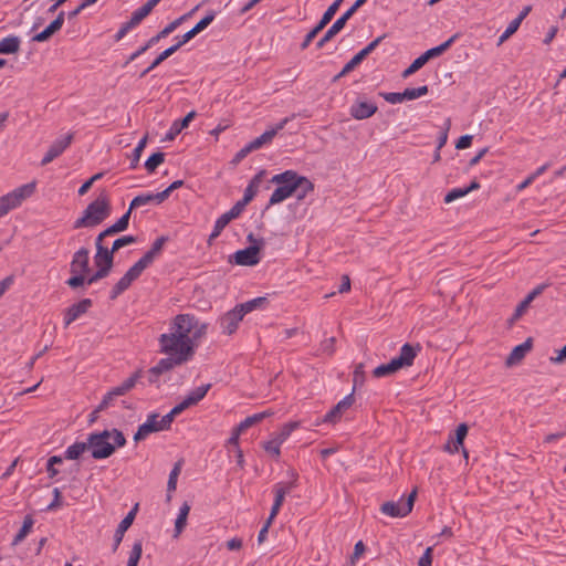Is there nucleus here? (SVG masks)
I'll return each mask as SVG.
<instances>
[{
    "instance_id": "nucleus-35",
    "label": "nucleus",
    "mask_w": 566,
    "mask_h": 566,
    "mask_svg": "<svg viewBox=\"0 0 566 566\" xmlns=\"http://www.w3.org/2000/svg\"><path fill=\"white\" fill-rule=\"evenodd\" d=\"M20 49V39L15 35L3 38L0 41V54H13Z\"/></svg>"
},
{
    "instance_id": "nucleus-53",
    "label": "nucleus",
    "mask_w": 566,
    "mask_h": 566,
    "mask_svg": "<svg viewBox=\"0 0 566 566\" xmlns=\"http://www.w3.org/2000/svg\"><path fill=\"white\" fill-rule=\"evenodd\" d=\"M159 41L157 40V38L155 35L151 36L144 45H142L139 49H137L134 53H132L129 55V57L126 61L125 65H127L128 63L135 61L138 56L144 54L147 50H149L151 46H154Z\"/></svg>"
},
{
    "instance_id": "nucleus-45",
    "label": "nucleus",
    "mask_w": 566,
    "mask_h": 566,
    "mask_svg": "<svg viewBox=\"0 0 566 566\" xmlns=\"http://www.w3.org/2000/svg\"><path fill=\"white\" fill-rule=\"evenodd\" d=\"M165 161V154L161 151L154 153L145 163L146 170L151 174L159 165Z\"/></svg>"
},
{
    "instance_id": "nucleus-61",
    "label": "nucleus",
    "mask_w": 566,
    "mask_h": 566,
    "mask_svg": "<svg viewBox=\"0 0 566 566\" xmlns=\"http://www.w3.org/2000/svg\"><path fill=\"white\" fill-rule=\"evenodd\" d=\"M264 450L274 458H279L281 454V443L274 438L263 444Z\"/></svg>"
},
{
    "instance_id": "nucleus-12",
    "label": "nucleus",
    "mask_w": 566,
    "mask_h": 566,
    "mask_svg": "<svg viewBox=\"0 0 566 566\" xmlns=\"http://www.w3.org/2000/svg\"><path fill=\"white\" fill-rule=\"evenodd\" d=\"M158 418V413L148 415L147 420L138 427L134 434V440L138 442L146 439L150 433L167 430L166 427L163 426L161 419Z\"/></svg>"
},
{
    "instance_id": "nucleus-32",
    "label": "nucleus",
    "mask_w": 566,
    "mask_h": 566,
    "mask_svg": "<svg viewBox=\"0 0 566 566\" xmlns=\"http://www.w3.org/2000/svg\"><path fill=\"white\" fill-rule=\"evenodd\" d=\"M211 388V384H206L202 386H199L191 390L182 400V403L189 408L193 405H197L200 400L205 398L209 389Z\"/></svg>"
},
{
    "instance_id": "nucleus-37",
    "label": "nucleus",
    "mask_w": 566,
    "mask_h": 566,
    "mask_svg": "<svg viewBox=\"0 0 566 566\" xmlns=\"http://www.w3.org/2000/svg\"><path fill=\"white\" fill-rule=\"evenodd\" d=\"M401 369L400 365L397 363L395 358H392L389 363L379 365L373 370V375L376 378H381L391 374H395Z\"/></svg>"
},
{
    "instance_id": "nucleus-51",
    "label": "nucleus",
    "mask_w": 566,
    "mask_h": 566,
    "mask_svg": "<svg viewBox=\"0 0 566 566\" xmlns=\"http://www.w3.org/2000/svg\"><path fill=\"white\" fill-rule=\"evenodd\" d=\"M297 427L298 422L295 421L285 423L275 434L274 439L282 444Z\"/></svg>"
},
{
    "instance_id": "nucleus-59",
    "label": "nucleus",
    "mask_w": 566,
    "mask_h": 566,
    "mask_svg": "<svg viewBox=\"0 0 566 566\" xmlns=\"http://www.w3.org/2000/svg\"><path fill=\"white\" fill-rule=\"evenodd\" d=\"M137 241L136 237L134 235H124V237H120L118 239H116L114 242H113V245H112V250L114 252H117L119 249L126 247V245H129V244H133Z\"/></svg>"
},
{
    "instance_id": "nucleus-63",
    "label": "nucleus",
    "mask_w": 566,
    "mask_h": 566,
    "mask_svg": "<svg viewBox=\"0 0 566 566\" xmlns=\"http://www.w3.org/2000/svg\"><path fill=\"white\" fill-rule=\"evenodd\" d=\"M96 268H97L96 272L87 277V285H91V284L106 277L111 272V270H108L107 268H103V266H96Z\"/></svg>"
},
{
    "instance_id": "nucleus-3",
    "label": "nucleus",
    "mask_w": 566,
    "mask_h": 566,
    "mask_svg": "<svg viewBox=\"0 0 566 566\" xmlns=\"http://www.w3.org/2000/svg\"><path fill=\"white\" fill-rule=\"evenodd\" d=\"M87 447L96 460L109 458L116 450L126 444V438L118 429L93 432L87 436Z\"/></svg>"
},
{
    "instance_id": "nucleus-52",
    "label": "nucleus",
    "mask_w": 566,
    "mask_h": 566,
    "mask_svg": "<svg viewBox=\"0 0 566 566\" xmlns=\"http://www.w3.org/2000/svg\"><path fill=\"white\" fill-rule=\"evenodd\" d=\"M117 397H119V394L116 392V389L115 388L111 389L103 397L102 401L99 402V405L94 410V413H98V412L105 410L106 408H108Z\"/></svg>"
},
{
    "instance_id": "nucleus-42",
    "label": "nucleus",
    "mask_w": 566,
    "mask_h": 566,
    "mask_svg": "<svg viewBox=\"0 0 566 566\" xmlns=\"http://www.w3.org/2000/svg\"><path fill=\"white\" fill-rule=\"evenodd\" d=\"M272 411H263L259 413H254L252 416L247 417L243 421H241L237 427L239 428V431L244 432L250 427L254 426L255 423L262 421L268 416H271Z\"/></svg>"
},
{
    "instance_id": "nucleus-40",
    "label": "nucleus",
    "mask_w": 566,
    "mask_h": 566,
    "mask_svg": "<svg viewBox=\"0 0 566 566\" xmlns=\"http://www.w3.org/2000/svg\"><path fill=\"white\" fill-rule=\"evenodd\" d=\"M142 377V370L135 371L130 377H128L126 380H124L120 385L114 387L116 389V392L119 394V396H124L128 391H130L137 384V381Z\"/></svg>"
},
{
    "instance_id": "nucleus-58",
    "label": "nucleus",
    "mask_w": 566,
    "mask_h": 566,
    "mask_svg": "<svg viewBox=\"0 0 566 566\" xmlns=\"http://www.w3.org/2000/svg\"><path fill=\"white\" fill-rule=\"evenodd\" d=\"M521 23H518L515 19H513L506 30L499 38V45L504 43L511 35H513L520 28Z\"/></svg>"
},
{
    "instance_id": "nucleus-23",
    "label": "nucleus",
    "mask_w": 566,
    "mask_h": 566,
    "mask_svg": "<svg viewBox=\"0 0 566 566\" xmlns=\"http://www.w3.org/2000/svg\"><path fill=\"white\" fill-rule=\"evenodd\" d=\"M420 350L421 346L419 344L413 346L406 343L402 345L399 355L395 357V359L401 368L409 367L413 364V360Z\"/></svg>"
},
{
    "instance_id": "nucleus-15",
    "label": "nucleus",
    "mask_w": 566,
    "mask_h": 566,
    "mask_svg": "<svg viewBox=\"0 0 566 566\" xmlns=\"http://www.w3.org/2000/svg\"><path fill=\"white\" fill-rule=\"evenodd\" d=\"M243 317L244 315L237 306L233 310L227 312L220 318L222 333L227 335L233 334L238 329L239 323L243 319Z\"/></svg>"
},
{
    "instance_id": "nucleus-24",
    "label": "nucleus",
    "mask_w": 566,
    "mask_h": 566,
    "mask_svg": "<svg viewBox=\"0 0 566 566\" xmlns=\"http://www.w3.org/2000/svg\"><path fill=\"white\" fill-rule=\"evenodd\" d=\"M355 399L353 394L344 397L336 406H334L323 418L324 422H336L342 413L353 406Z\"/></svg>"
},
{
    "instance_id": "nucleus-44",
    "label": "nucleus",
    "mask_w": 566,
    "mask_h": 566,
    "mask_svg": "<svg viewBox=\"0 0 566 566\" xmlns=\"http://www.w3.org/2000/svg\"><path fill=\"white\" fill-rule=\"evenodd\" d=\"M186 409H187V407L182 403V401L180 403H178L177 406H175L167 415H165L160 418L163 426L166 427L167 430L170 429L175 417L178 416L179 413H181Z\"/></svg>"
},
{
    "instance_id": "nucleus-7",
    "label": "nucleus",
    "mask_w": 566,
    "mask_h": 566,
    "mask_svg": "<svg viewBox=\"0 0 566 566\" xmlns=\"http://www.w3.org/2000/svg\"><path fill=\"white\" fill-rule=\"evenodd\" d=\"M417 496V490H412L411 493L405 499L403 496L397 501H388L380 505V512L390 517H405L413 507L415 500Z\"/></svg>"
},
{
    "instance_id": "nucleus-28",
    "label": "nucleus",
    "mask_w": 566,
    "mask_h": 566,
    "mask_svg": "<svg viewBox=\"0 0 566 566\" xmlns=\"http://www.w3.org/2000/svg\"><path fill=\"white\" fill-rule=\"evenodd\" d=\"M290 475L292 476V481L287 483H277L274 485V503L276 505H282L285 495L289 494L294 488H296L297 473L294 470H291Z\"/></svg>"
},
{
    "instance_id": "nucleus-49",
    "label": "nucleus",
    "mask_w": 566,
    "mask_h": 566,
    "mask_svg": "<svg viewBox=\"0 0 566 566\" xmlns=\"http://www.w3.org/2000/svg\"><path fill=\"white\" fill-rule=\"evenodd\" d=\"M143 554V543L140 539L136 541L129 553L127 566H137Z\"/></svg>"
},
{
    "instance_id": "nucleus-33",
    "label": "nucleus",
    "mask_w": 566,
    "mask_h": 566,
    "mask_svg": "<svg viewBox=\"0 0 566 566\" xmlns=\"http://www.w3.org/2000/svg\"><path fill=\"white\" fill-rule=\"evenodd\" d=\"M33 525H34L33 517L31 515H27L23 520L21 528L19 530V532L15 534V536L13 537V539L11 542V546L15 547L20 543H22L25 539V537L31 533Z\"/></svg>"
},
{
    "instance_id": "nucleus-62",
    "label": "nucleus",
    "mask_w": 566,
    "mask_h": 566,
    "mask_svg": "<svg viewBox=\"0 0 566 566\" xmlns=\"http://www.w3.org/2000/svg\"><path fill=\"white\" fill-rule=\"evenodd\" d=\"M379 96H381L386 102L390 104H398L403 102L402 92H380Z\"/></svg>"
},
{
    "instance_id": "nucleus-11",
    "label": "nucleus",
    "mask_w": 566,
    "mask_h": 566,
    "mask_svg": "<svg viewBox=\"0 0 566 566\" xmlns=\"http://www.w3.org/2000/svg\"><path fill=\"white\" fill-rule=\"evenodd\" d=\"M261 261L260 251L258 245H249L245 249L238 250L229 258L230 263H235L241 266H254Z\"/></svg>"
},
{
    "instance_id": "nucleus-22",
    "label": "nucleus",
    "mask_w": 566,
    "mask_h": 566,
    "mask_svg": "<svg viewBox=\"0 0 566 566\" xmlns=\"http://www.w3.org/2000/svg\"><path fill=\"white\" fill-rule=\"evenodd\" d=\"M138 504H136L130 512L120 521L118 524L115 534H114V544H113V552L115 553L119 546V544L123 541L125 532L133 524L136 512H137Z\"/></svg>"
},
{
    "instance_id": "nucleus-4",
    "label": "nucleus",
    "mask_w": 566,
    "mask_h": 566,
    "mask_svg": "<svg viewBox=\"0 0 566 566\" xmlns=\"http://www.w3.org/2000/svg\"><path fill=\"white\" fill-rule=\"evenodd\" d=\"M112 212L111 202L106 190L92 201L83 211L82 217L73 223V229L95 228L106 220Z\"/></svg>"
},
{
    "instance_id": "nucleus-46",
    "label": "nucleus",
    "mask_w": 566,
    "mask_h": 566,
    "mask_svg": "<svg viewBox=\"0 0 566 566\" xmlns=\"http://www.w3.org/2000/svg\"><path fill=\"white\" fill-rule=\"evenodd\" d=\"M147 145V136H144L137 144V146L134 148L133 153H132V156H130V165L129 167L132 169H135L137 168L138 166V163H139V159H140V156H142V153L144 150V148L146 147Z\"/></svg>"
},
{
    "instance_id": "nucleus-19",
    "label": "nucleus",
    "mask_w": 566,
    "mask_h": 566,
    "mask_svg": "<svg viewBox=\"0 0 566 566\" xmlns=\"http://www.w3.org/2000/svg\"><path fill=\"white\" fill-rule=\"evenodd\" d=\"M238 217H240V214L233 208L221 214L214 222L213 230L208 238V244L211 245L212 242L221 234L223 229Z\"/></svg>"
},
{
    "instance_id": "nucleus-2",
    "label": "nucleus",
    "mask_w": 566,
    "mask_h": 566,
    "mask_svg": "<svg viewBox=\"0 0 566 566\" xmlns=\"http://www.w3.org/2000/svg\"><path fill=\"white\" fill-rule=\"evenodd\" d=\"M270 181L277 187L270 197L269 206L277 205L293 195H296V198L302 200L314 190L313 182L306 177L300 176L295 170H285L276 174Z\"/></svg>"
},
{
    "instance_id": "nucleus-43",
    "label": "nucleus",
    "mask_w": 566,
    "mask_h": 566,
    "mask_svg": "<svg viewBox=\"0 0 566 566\" xmlns=\"http://www.w3.org/2000/svg\"><path fill=\"white\" fill-rule=\"evenodd\" d=\"M189 512H190V505L187 502H185L180 506L179 514L175 522V532H176L175 536H178L185 528Z\"/></svg>"
},
{
    "instance_id": "nucleus-29",
    "label": "nucleus",
    "mask_w": 566,
    "mask_h": 566,
    "mask_svg": "<svg viewBox=\"0 0 566 566\" xmlns=\"http://www.w3.org/2000/svg\"><path fill=\"white\" fill-rule=\"evenodd\" d=\"M166 199H167V193H161V192L142 193L139 196H136L130 201L129 207H130V209H136L142 206H146V205H150V203L159 205V203L164 202Z\"/></svg>"
},
{
    "instance_id": "nucleus-25",
    "label": "nucleus",
    "mask_w": 566,
    "mask_h": 566,
    "mask_svg": "<svg viewBox=\"0 0 566 566\" xmlns=\"http://www.w3.org/2000/svg\"><path fill=\"white\" fill-rule=\"evenodd\" d=\"M377 109L378 107L374 103L358 101L350 106V115L355 119H367L371 117L377 112Z\"/></svg>"
},
{
    "instance_id": "nucleus-56",
    "label": "nucleus",
    "mask_w": 566,
    "mask_h": 566,
    "mask_svg": "<svg viewBox=\"0 0 566 566\" xmlns=\"http://www.w3.org/2000/svg\"><path fill=\"white\" fill-rule=\"evenodd\" d=\"M151 11L145 3L132 13L130 20L138 25Z\"/></svg>"
},
{
    "instance_id": "nucleus-47",
    "label": "nucleus",
    "mask_w": 566,
    "mask_h": 566,
    "mask_svg": "<svg viewBox=\"0 0 566 566\" xmlns=\"http://www.w3.org/2000/svg\"><path fill=\"white\" fill-rule=\"evenodd\" d=\"M428 92H429V88L427 85H422L419 87H412V88H406L402 92L403 101L417 99V98L426 95Z\"/></svg>"
},
{
    "instance_id": "nucleus-10",
    "label": "nucleus",
    "mask_w": 566,
    "mask_h": 566,
    "mask_svg": "<svg viewBox=\"0 0 566 566\" xmlns=\"http://www.w3.org/2000/svg\"><path fill=\"white\" fill-rule=\"evenodd\" d=\"M144 270L145 269L137 262L130 266L127 272L119 279V281L113 286L109 298L115 300L120 294H123L130 286V284L142 275Z\"/></svg>"
},
{
    "instance_id": "nucleus-17",
    "label": "nucleus",
    "mask_w": 566,
    "mask_h": 566,
    "mask_svg": "<svg viewBox=\"0 0 566 566\" xmlns=\"http://www.w3.org/2000/svg\"><path fill=\"white\" fill-rule=\"evenodd\" d=\"M92 306V300L83 298L80 302L71 305L66 308L64 314V326L67 327L74 321H76L81 315L85 314Z\"/></svg>"
},
{
    "instance_id": "nucleus-57",
    "label": "nucleus",
    "mask_w": 566,
    "mask_h": 566,
    "mask_svg": "<svg viewBox=\"0 0 566 566\" xmlns=\"http://www.w3.org/2000/svg\"><path fill=\"white\" fill-rule=\"evenodd\" d=\"M216 12L210 11L206 17H203L191 30L196 35L203 31L208 25L214 20Z\"/></svg>"
},
{
    "instance_id": "nucleus-41",
    "label": "nucleus",
    "mask_w": 566,
    "mask_h": 566,
    "mask_svg": "<svg viewBox=\"0 0 566 566\" xmlns=\"http://www.w3.org/2000/svg\"><path fill=\"white\" fill-rule=\"evenodd\" d=\"M178 50L176 49V46L171 45L169 46L168 49L164 50L153 62L151 64L145 69L142 73H140V77H144L146 76V74H148L150 71H153L154 69H156L159 64H161L165 60H167L169 56H171L175 52H177Z\"/></svg>"
},
{
    "instance_id": "nucleus-8",
    "label": "nucleus",
    "mask_w": 566,
    "mask_h": 566,
    "mask_svg": "<svg viewBox=\"0 0 566 566\" xmlns=\"http://www.w3.org/2000/svg\"><path fill=\"white\" fill-rule=\"evenodd\" d=\"M367 0H356L355 3L346 10L325 32V34L317 41L316 48L321 50L324 45L331 41L337 33H339L347 21L354 15V13L366 3Z\"/></svg>"
},
{
    "instance_id": "nucleus-21",
    "label": "nucleus",
    "mask_w": 566,
    "mask_h": 566,
    "mask_svg": "<svg viewBox=\"0 0 566 566\" xmlns=\"http://www.w3.org/2000/svg\"><path fill=\"white\" fill-rule=\"evenodd\" d=\"M168 241V237L161 235L157 238L150 250H148L137 263L145 270L154 262V260L161 253L165 243Z\"/></svg>"
},
{
    "instance_id": "nucleus-18",
    "label": "nucleus",
    "mask_w": 566,
    "mask_h": 566,
    "mask_svg": "<svg viewBox=\"0 0 566 566\" xmlns=\"http://www.w3.org/2000/svg\"><path fill=\"white\" fill-rule=\"evenodd\" d=\"M96 253L94 255V263L96 266L107 268L108 270L113 269L114 265V254L115 252L112 249H108L104 243L95 241Z\"/></svg>"
},
{
    "instance_id": "nucleus-16",
    "label": "nucleus",
    "mask_w": 566,
    "mask_h": 566,
    "mask_svg": "<svg viewBox=\"0 0 566 566\" xmlns=\"http://www.w3.org/2000/svg\"><path fill=\"white\" fill-rule=\"evenodd\" d=\"M90 250L86 247L80 248L70 263L71 273H87L90 271Z\"/></svg>"
},
{
    "instance_id": "nucleus-5",
    "label": "nucleus",
    "mask_w": 566,
    "mask_h": 566,
    "mask_svg": "<svg viewBox=\"0 0 566 566\" xmlns=\"http://www.w3.org/2000/svg\"><path fill=\"white\" fill-rule=\"evenodd\" d=\"M163 353L168 355V357L161 358L154 367L148 370V381L150 384H156L161 374L167 373L174 369L176 366H180L192 358L177 349Z\"/></svg>"
},
{
    "instance_id": "nucleus-30",
    "label": "nucleus",
    "mask_w": 566,
    "mask_h": 566,
    "mask_svg": "<svg viewBox=\"0 0 566 566\" xmlns=\"http://www.w3.org/2000/svg\"><path fill=\"white\" fill-rule=\"evenodd\" d=\"M196 112L191 111L184 118L175 120L167 132L165 140H174L182 129L189 126V123L196 117Z\"/></svg>"
},
{
    "instance_id": "nucleus-38",
    "label": "nucleus",
    "mask_w": 566,
    "mask_h": 566,
    "mask_svg": "<svg viewBox=\"0 0 566 566\" xmlns=\"http://www.w3.org/2000/svg\"><path fill=\"white\" fill-rule=\"evenodd\" d=\"M455 38L457 35H452L450 39H448L440 45L427 50L424 53L421 54L423 56V60L428 62L430 59L437 57L444 53L454 42Z\"/></svg>"
},
{
    "instance_id": "nucleus-27",
    "label": "nucleus",
    "mask_w": 566,
    "mask_h": 566,
    "mask_svg": "<svg viewBox=\"0 0 566 566\" xmlns=\"http://www.w3.org/2000/svg\"><path fill=\"white\" fill-rule=\"evenodd\" d=\"M532 338H527L524 343L515 346L511 354L507 356L505 365L507 367H512L521 363L525 355L532 349Z\"/></svg>"
},
{
    "instance_id": "nucleus-60",
    "label": "nucleus",
    "mask_w": 566,
    "mask_h": 566,
    "mask_svg": "<svg viewBox=\"0 0 566 566\" xmlns=\"http://www.w3.org/2000/svg\"><path fill=\"white\" fill-rule=\"evenodd\" d=\"M73 276H71L66 284L71 289H77L80 286H83L84 284H87V277L85 276V273H72Z\"/></svg>"
},
{
    "instance_id": "nucleus-34",
    "label": "nucleus",
    "mask_w": 566,
    "mask_h": 566,
    "mask_svg": "<svg viewBox=\"0 0 566 566\" xmlns=\"http://www.w3.org/2000/svg\"><path fill=\"white\" fill-rule=\"evenodd\" d=\"M86 451H88L87 441H76L66 448L64 458L67 460H77Z\"/></svg>"
},
{
    "instance_id": "nucleus-9",
    "label": "nucleus",
    "mask_w": 566,
    "mask_h": 566,
    "mask_svg": "<svg viewBox=\"0 0 566 566\" xmlns=\"http://www.w3.org/2000/svg\"><path fill=\"white\" fill-rule=\"evenodd\" d=\"M343 0H335L324 12L318 23L305 35L301 43V49L305 50L308 48L311 42L317 36V34L331 22L335 13L337 12Z\"/></svg>"
},
{
    "instance_id": "nucleus-26",
    "label": "nucleus",
    "mask_w": 566,
    "mask_h": 566,
    "mask_svg": "<svg viewBox=\"0 0 566 566\" xmlns=\"http://www.w3.org/2000/svg\"><path fill=\"white\" fill-rule=\"evenodd\" d=\"M64 11H61L57 17L40 33L35 34L32 38V41L35 42H45L48 41L55 32L61 30L64 23Z\"/></svg>"
},
{
    "instance_id": "nucleus-64",
    "label": "nucleus",
    "mask_w": 566,
    "mask_h": 566,
    "mask_svg": "<svg viewBox=\"0 0 566 566\" xmlns=\"http://www.w3.org/2000/svg\"><path fill=\"white\" fill-rule=\"evenodd\" d=\"M467 193H465V190L464 188H453L452 190H450L446 197H444V202L446 203H451L453 202L454 200L457 199H460L462 197H464Z\"/></svg>"
},
{
    "instance_id": "nucleus-48",
    "label": "nucleus",
    "mask_w": 566,
    "mask_h": 566,
    "mask_svg": "<svg viewBox=\"0 0 566 566\" xmlns=\"http://www.w3.org/2000/svg\"><path fill=\"white\" fill-rule=\"evenodd\" d=\"M266 302L265 297H256L253 300H250L248 302H244L242 304L237 305V307L240 310V312L245 315L255 308L260 307L262 304Z\"/></svg>"
},
{
    "instance_id": "nucleus-55",
    "label": "nucleus",
    "mask_w": 566,
    "mask_h": 566,
    "mask_svg": "<svg viewBox=\"0 0 566 566\" xmlns=\"http://www.w3.org/2000/svg\"><path fill=\"white\" fill-rule=\"evenodd\" d=\"M427 63L426 60H423V56H418L401 74L403 78L409 77L413 73H416L418 70H420L424 64Z\"/></svg>"
},
{
    "instance_id": "nucleus-54",
    "label": "nucleus",
    "mask_w": 566,
    "mask_h": 566,
    "mask_svg": "<svg viewBox=\"0 0 566 566\" xmlns=\"http://www.w3.org/2000/svg\"><path fill=\"white\" fill-rule=\"evenodd\" d=\"M469 427L467 423H460L455 430V436L453 440L455 441V449L460 450V448L463 446L464 439L468 434Z\"/></svg>"
},
{
    "instance_id": "nucleus-39",
    "label": "nucleus",
    "mask_w": 566,
    "mask_h": 566,
    "mask_svg": "<svg viewBox=\"0 0 566 566\" xmlns=\"http://www.w3.org/2000/svg\"><path fill=\"white\" fill-rule=\"evenodd\" d=\"M256 192H258V189L251 187V186H247V188L244 189V193H243V198L241 200H239L238 202H235L233 205V209L239 213L241 214L243 212V210L245 209V207L253 200V198L256 196Z\"/></svg>"
},
{
    "instance_id": "nucleus-50",
    "label": "nucleus",
    "mask_w": 566,
    "mask_h": 566,
    "mask_svg": "<svg viewBox=\"0 0 566 566\" xmlns=\"http://www.w3.org/2000/svg\"><path fill=\"white\" fill-rule=\"evenodd\" d=\"M187 18V15H181L178 19L171 21L168 23L161 31H159L155 36L158 41L161 39L168 36L170 33H172L180 24L181 22Z\"/></svg>"
},
{
    "instance_id": "nucleus-6",
    "label": "nucleus",
    "mask_w": 566,
    "mask_h": 566,
    "mask_svg": "<svg viewBox=\"0 0 566 566\" xmlns=\"http://www.w3.org/2000/svg\"><path fill=\"white\" fill-rule=\"evenodd\" d=\"M34 191L35 182H29L0 197V218L9 213L11 210L20 207L24 200L34 193Z\"/></svg>"
},
{
    "instance_id": "nucleus-14",
    "label": "nucleus",
    "mask_w": 566,
    "mask_h": 566,
    "mask_svg": "<svg viewBox=\"0 0 566 566\" xmlns=\"http://www.w3.org/2000/svg\"><path fill=\"white\" fill-rule=\"evenodd\" d=\"M73 134H67L64 137L57 138L49 147L46 154L41 160V165L45 166L57 158L72 143Z\"/></svg>"
},
{
    "instance_id": "nucleus-36",
    "label": "nucleus",
    "mask_w": 566,
    "mask_h": 566,
    "mask_svg": "<svg viewBox=\"0 0 566 566\" xmlns=\"http://www.w3.org/2000/svg\"><path fill=\"white\" fill-rule=\"evenodd\" d=\"M181 468H182V461L179 460L174 464V468L171 469V471L169 473V478H168V482H167V501L171 500V493L177 488V480L181 472Z\"/></svg>"
},
{
    "instance_id": "nucleus-31",
    "label": "nucleus",
    "mask_w": 566,
    "mask_h": 566,
    "mask_svg": "<svg viewBox=\"0 0 566 566\" xmlns=\"http://www.w3.org/2000/svg\"><path fill=\"white\" fill-rule=\"evenodd\" d=\"M545 289V285H538L516 306L515 312L511 318L512 322L517 321L530 306L532 301L539 295Z\"/></svg>"
},
{
    "instance_id": "nucleus-13",
    "label": "nucleus",
    "mask_w": 566,
    "mask_h": 566,
    "mask_svg": "<svg viewBox=\"0 0 566 566\" xmlns=\"http://www.w3.org/2000/svg\"><path fill=\"white\" fill-rule=\"evenodd\" d=\"M295 117V115H292L291 117H285L282 120H280L275 126L271 127L270 129H266L262 135L251 140L248 145L250 146L251 150L254 151L259 148H261L265 144H270L272 139L277 135L279 132H281L285 125Z\"/></svg>"
},
{
    "instance_id": "nucleus-20",
    "label": "nucleus",
    "mask_w": 566,
    "mask_h": 566,
    "mask_svg": "<svg viewBox=\"0 0 566 566\" xmlns=\"http://www.w3.org/2000/svg\"><path fill=\"white\" fill-rule=\"evenodd\" d=\"M385 34L376 38L374 41H371L366 48L360 50L357 54H355L346 64H345V72H352L357 65H359L363 60L369 55L385 39Z\"/></svg>"
},
{
    "instance_id": "nucleus-1",
    "label": "nucleus",
    "mask_w": 566,
    "mask_h": 566,
    "mask_svg": "<svg viewBox=\"0 0 566 566\" xmlns=\"http://www.w3.org/2000/svg\"><path fill=\"white\" fill-rule=\"evenodd\" d=\"M207 323L191 314H178L170 324L169 333L159 336L160 352L179 350L193 357L198 340L206 335Z\"/></svg>"
}]
</instances>
